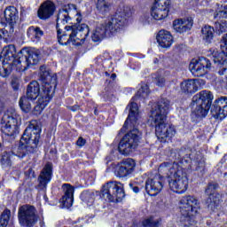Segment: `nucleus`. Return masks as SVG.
<instances>
[{
  "label": "nucleus",
  "mask_w": 227,
  "mask_h": 227,
  "mask_svg": "<svg viewBox=\"0 0 227 227\" xmlns=\"http://www.w3.org/2000/svg\"><path fill=\"white\" fill-rule=\"evenodd\" d=\"M71 20L72 17H70L68 9H61L59 11L56 25L59 43L60 45L72 43V45L79 47L84 43L86 36H88V33H90V28H88V25L83 24L78 27L75 26H66L64 30L61 29V26L68 24Z\"/></svg>",
  "instance_id": "obj_1"
},
{
  "label": "nucleus",
  "mask_w": 227,
  "mask_h": 227,
  "mask_svg": "<svg viewBox=\"0 0 227 227\" xmlns=\"http://www.w3.org/2000/svg\"><path fill=\"white\" fill-rule=\"evenodd\" d=\"M171 103L168 99H160L158 105L152 110L149 123L155 127V134L160 141H170L176 136V128L166 124V116L169 113Z\"/></svg>",
  "instance_id": "obj_2"
},
{
  "label": "nucleus",
  "mask_w": 227,
  "mask_h": 227,
  "mask_svg": "<svg viewBox=\"0 0 227 227\" xmlns=\"http://www.w3.org/2000/svg\"><path fill=\"white\" fill-rule=\"evenodd\" d=\"M128 17H130V8L123 6L118 9L114 18L107 20L93 31L91 39L94 42H100L107 33H115L118 29H121L127 26Z\"/></svg>",
  "instance_id": "obj_3"
},
{
  "label": "nucleus",
  "mask_w": 227,
  "mask_h": 227,
  "mask_svg": "<svg viewBox=\"0 0 227 227\" xmlns=\"http://www.w3.org/2000/svg\"><path fill=\"white\" fill-rule=\"evenodd\" d=\"M200 208V201L198 199L189 195L184 196L179 200V209L182 215L181 223L184 227L196 226L194 215L198 214Z\"/></svg>",
  "instance_id": "obj_4"
},
{
  "label": "nucleus",
  "mask_w": 227,
  "mask_h": 227,
  "mask_svg": "<svg viewBox=\"0 0 227 227\" xmlns=\"http://www.w3.org/2000/svg\"><path fill=\"white\" fill-rule=\"evenodd\" d=\"M58 85V78L56 74H48L44 80L43 84V92L40 94V98H38L37 105L34 107L35 114H41L42 111H43L44 107H47L49 102H51V98H52L54 95V89Z\"/></svg>",
  "instance_id": "obj_5"
},
{
  "label": "nucleus",
  "mask_w": 227,
  "mask_h": 227,
  "mask_svg": "<svg viewBox=\"0 0 227 227\" xmlns=\"http://www.w3.org/2000/svg\"><path fill=\"white\" fill-rule=\"evenodd\" d=\"M40 61V51L33 49H22L13 60L12 65L19 72H24L28 67L38 65Z\"/></svg>",
  "instance_id": "obj_6"
},
{
  "label": "nucleus",
  "mask_w": 227,
  "mask_h": 227,
  "mask_svg": "<svg viewBox=\"0 0 227 227\" xmlns=\"http://www.w3.org/2000/svg\"><path fill=\"white\" fill-rule=\"evenodd\" d=\"M19 121H20V116L17 114V112L14 109L7 110L1 121L3 134L10 137L19 134Z\"/></svg>",
  "instance_id": "obj_7"
},
{
  "label": "nucleus",
  "mask_w": 227,
  "mask_h": 227,
  "mask_svg": "<svg viewBox=\"0 0 227 227\" xmlns=\"http://www.w3.org/2000/svg\"><path fill=\"white\" fill-rule=\"evenodd\" d=\"M101 196L106 201H121L125 198L123 184L117 181L106 183L101 190Z\"/></svg>",
  "instance_id": "obj_8"
},
{
  "label": "nucleus",
  "mask_w": 227,
  "mask_h": 227,
  "mask_svg": "<svg viewBox=\"0 0 227 227\" xmlns=\"http://www.w3.org/2000/svg\"><path fill=\"white\" fill-rule=\"evenodd\" d=\"M141 139V133L137 129H133L119 143V152L122 155H130L137 148Z\"/></svg>",
  "instance_id": "obj_9"
},
{
  "label": "nucleus",
  "mask_w": 227,
  "mask_h": 227,
  "mask_svg": "<svg viewBox=\"0 0 227 227\" xmlns=\"http://www.w3.org/2000/svg\"><path fill=\"white\" fill-rule=\"evenodd\" d=\"M42 129L38 126H35L31 124L28 126L20 139L21 145H27V152H34L35 148L38 146V143L40 142V133Z\"/></svg>",
  "instance_id": "obj_10"
},
{
  "label": "nucleus",
  "mask_w": 227,
  "mask_h": 227,
  "mask_svg": "<svg viewBox=\"0 0 227 227\" xmlns=\"http://www.w3.org/2000/svg\"><path fill=\"white\" fill-rule=\"evenodd\" d=\"M4 18L8 25L0 22V38H4L13 33V26L19 20V11L14 6H9L4 11Z\"/></svg>",
  "instance_id": "obj_11"
},
{
  "label": "nucleus",
  "mask_w": 227,
  "mask_h": 227,
  "mask_svg": "<svg viewBox=\"0 0 227 227\" xmlns=\"http://www.w3.org/2000/svg\"><path fill=\"white\" fill-rule=\"evenodd\" d=\"M169 178L168 185L169 189H171L173 192L184 194V192L187 191V188L189 187V179L187 178V173H185L184 168L175 172V174H173Z\"/></svg>",
  "instance_id": "obj_12"
},
{
  "label": "nucleus",
  "mask_w": 227,
  "mask_h": 227,
  "mask_svg": "<svg viewBox=\"0 0 227 227\" xmlns=\"http://www.w3.org/2000/svg\"><path fill=\"white\" fill-rule=\"evenodd\" d=\"M20 224L26 227H34L38 222L36 209L33 206H22L18 214Z\"/></svg>",
  "instance_id": "obj_13"
},
{
  "label": "nucleus",
  "mask_w": 227,
  "mask_h": 227,
  "mask_svg": "<svg viewBox=\"0 0 227 227\" xmlns=\"http://www.w3.org/2000/svg\"><path fill=\"white\" fill-rule=\"evenodd\" d=\"M212 64L208 59L201 57L198 59H193L190 62L189 70L194 75V77H203L210 72V67Z\"/></svg>",
  "instance_id": "obj_14"
},
{
  "label": "nucleus",
  "mask_w": 227,
  "mask_h": 227,
  "mask_svg": "<svg viewBox=\"0 0 227 227\" xmlns=\"http://www.w3.org/2000/svg\"><path fill=\"white\" fill-rule=\"evenodd\" d=\"M169 3V0H155L151 10V15L154 20H162L168 17Z\"/></svg>",
  "instance_id": "obj_15"
},
{
  "label": "nucleus",
  "mask_w": 227,
  "mask_h": 227,
  "mask_svg": "<svg viewBox=\"0 0 227 227\" xmlns=\"http://www.w3.org/2000/svg\"><path fill=\"white\" fill-rule=\"evenodd\" d=\"M163 182L164 177H162V176L159 174L151 176L145 182V191L147 194L150 196H157L164 187Z\"/></svg>",
  "instance_id": "obj_16"
},
{
  "label": "nucleus",
  "mask_w": 227,
  "mask_h": 227,
  "mask_svg": "<svg viewBox=\"0 0 227 227\" xmlns=\"http://www.w3.org/2000/svg\"><path fill=\"white\" fill-rule=\"evenodd\" d=\"M211 114L216 120H224L227 116V97H220L215 100Z\"/></svg>",
  "instance_id": "obj_17"
},
{
  "label": "nucleus",
  "mask_w": 227,
  "mask_h": 227,
  "mask_svg": "<svg viewBox=\"0 0 227 227\" xmlns=\"http://www.w3.org/2000/svg\"><path fill=\"white\" fill-rule=\"evenodd\" d=\"M135 168L136 161L133 159L128 158L126 160H123L118 165V168L116 170V176H119V178H125L129 175H132Z\"/></svg>",
  "instance_id": "obj_18"
},
{
  "label": "nucleus",
  "mask_w": 227,
  "mask_h": 227,
  "mask_svg": "<svg viewBox=\"0 0 227 227\" xmlns=\"http://www.w3.org/2000/svg\"><path fill=\"white\" fill-rule=\"evenodd\" d=\"M209 57L214 63L222 67V70L218 72L220 75H224V74H227V53H224L223 50L219 51L215 49H212L210 50Z\"/></svg>",
  "instance_id": "obj_19"
},
{
  "label": "nucleus",
  "mask_w": 227,
  "mask_h": 227,
  "mask_svg": "<svg viewBox=\"0 0 227 227\" xmlns=\"http://www.w3.org/2000/svg\"><path fill=\"white\" fill-rule=\"evenodd\" d=\"M129 114L127 120L124 122L123 129H128L129 124L130 127H136L137 125V121L139 120V107L137 103L131 102L128 106Z\"/></svg>",
  "instance_id": "obj_20"
},
{
  "label": "nucleus",
  "mask_w": 227,
  "mask_h": 227,
  "mask_svg": "<svg viewBox=\"0 0 227 227\" xmlns=\"http://www.w3.org/2000/svg\"><path fill=\"white\" fill-rule=\"evenodd\" d=\"M17 49L15 48V45L10 44L5 47H4L1 55H2V63L4 65H12V69L17 70V67L13 66V61L17 59Z\"/></svg>",
  "instance_id": "obj_21"
},
{
  "label": "nucleus",
  "mask_w": 227,
  "mask_h": 227,
  "mask_svg": "<svg viewBox=\"0 0 227 227\" xmlns=\"http://www.w3.org/2000/svg\"><path fill=\"white\" fill-rule=\"evenodd\" d=\"M214 95L210 90H202L192 98L193 106H206L211 107Z\"/></svg>",
  "instance_id": "obj_22"
},
{
  "label": "nucleus",
  "mask_w": 227,
  "mask_h": 227,
  "mask_svg": "<svg viewBox=\"0 0 227 227\" xmlns=\"http://www.w3.org/2000/svg\"><path fill=\"white\" fill-rule=\"evenodd\" d=\"M178 163L173 161H166L160 165L158 168L159 175H165V176H168V178L172 177L175 173H177L179 169H181Z\"/></svg>",
  "instance_id": "obj_23"
},
{
  "label": "nucleus",
  "mask_w": 227,
  "mask_h": 227,
  "mask_svg": "<svg viewBox=\"0 0 227 227\" xmlns=\"http://www.w3.org/2000/svg\"><path fill=\"white\" fill-rule=\"evenodd\" d=\"M54 12H56L54 3L46 1L39 7L37 15L42 20H47V19H51L54 15Z\"/></svg>",
  "instance_id": "obj_24"
},
{
  "label": "nucleus",
  "mask_w": 227,
  "mask_h": 227,
  "mask_svg": "<svg viewBox=\"0 0 227 227\" xmlns=\"http://www.w3.org/2000/svg\"><path fill=\"white\" fill-rule=\"evenodd\" d=\"M64 196L61 199L63 208H70L74 205V188L68 184L62 185Z\"/></svg>",
  "instance_id": "obj_25"
},
{
  "label": "nucleus",
  "mask_w": 227,
  "mask_h": 227,
  "mask_svg": "<svg viewBox=\"0 0 227 227\" xmlns=\"http://www.w3.org/2000/svg\"><path fill=\"white\" fill-rule=\"evenodd\" d=\"M51 178H52V164L47 163L38 178L40 189H46Z\"/></svg>",
  "instance_id": "obj_26"
},
{
  "label": "nucleus",
  "mask_w": 227,
  "mask_h": 227,
  "mask_svg": "<svg viewBox=\"0 0 227 227\" xmlns=\"http://www.w3.org/2000/svg\"><path fill=\"white\" fill-rule=\"evenodd\" d=\"M192 19H178L174 20L173 28L176 33H187V31H191L192 28Z\"/></svg>",
  "instance_id": "obj_27"
},
{
  "label": "nucleus",
  "mask_w": 227,
  "mask_h": 227,
  "mask_svg": "<svg viewBox=\"0 0 227 227\" xmlns=\"http://www.w3.org/2000/svg\"><path fill=\"white\" fill-rule=\"evenodd\" d=\"M156 40L162 49H169L173 45V35L168 30H160L157 36Z\"/></svg>",
  "instance_id": "obj_28"
},
{
  "label": "nucleus",
  "mask_w": 227,
  "mask_h": 227,
  "mask_svg": "<svg viewBox=\"0 0 227 227\" xmlns=\"http://www.w3.org/2000/svg\"><path fill=\"white\" fill-rule=\"evenodd\" d=\"M203 82V80L200 79H189L181 82V90L184 93H196L200 84Z\"/></svg>",
  "instance_id": "obj_29"
},
{
  "label": "nucleus",
  "mask_w": 227,
  "mask_h": 227,
  "mask_svg": "<svg viewBox=\"0 0 227 227\" xmlns=\"http://www.w3.org/2000/svg\"><path fill=\"white\" fill-rule=\"evenodd\" d=\"M43 93V90L40 92V83L36 81L31 82L27 89V97L29 100H36V98H40V95Z\"/></svg>",
  "instance_id": "obj_30"
},
{
  "label": "nucleus",
  "mask_w": 227,
  "mask_h": 227,
  "mask_svg": "<svg viewBox=\"0 0 227 227\" xmlns=\"http://www.w3.org/2000/svg\"><path fill=\"white\" fill-rule=\"evenodd\" d=\"M215 29L214 27H210V26H205L202 27L201 29V38L203 40V42L205 43H207V45H208V43H212V40H214V33H215Z\"/></svg>",
  "instance_id": "obj_31"
},
{
  "label": "nucleus",
  "mask_w": 227,
  "mask_h": 227,
  "mask_svg": "<svg viewBox=\"0 0 227 227\" xmlns=\"http://www.w3.org/2000/svg\"><path fill=\"white\" fill-rule=\"evenodd\" d=\"M27 35L30 40H40L43 35V30L39 27L31 26L28 27Z\"/></svg>",
  "instance_id": "obj_32"
},
{
  "label": "nucleus",
  "mask_w": 227,
  "mask_h": 227,
  "mask_svg": "<svg viewBox=\"0 0 227 227\" xmlns=\"http://www.w3.org/2000/svg\"><path fill=\"white\" fill-rule=\"evenodd\" d=\"M208 111H210L209 106H206L204 105H196L193 114H195L197 118H205V116L208 114Z\"/></svg>",
  "instance_id": "obj_33"
},
{
  "label": "nucleus",
  "mask_w": 227,
  "mask_h": 227,
  "mask_svg": "<svg viewBox=\"0 0 227 227\" xmlns=\"http://www.w3.org/2000/svg\"><path fill=\"white\" fill-rule=\"evenodd\" d=\"M148 95H150V89L148 88V84L141 83L136 97L143 100L145 98H148Z\"/></svg>",
  "instance_id": "obj_34"
},
{
  "label": "nucleus",
  "mask_w": 227,
  "mask_h": 227,
  "mask_svg": "<svg viewBox=\"0 0 227 227\" xmlns=\"http://www.w3.org/2000/svg\"><path fill=\"white\" fill-rule=\"evenodd\" d=\"M81 200L83 203H86L89 207H91L95 201V195L90 192H83L81 194Z\"/></svg>",
  "instance_id": "obj_35"
},
{
  "label": "nucleus",
  "mask_w": 227,
  "mask_h": 227,
  "mask_svg": "<svg viewBox=\"0 0 227 227\" xmlns=\"http://www.w3.org/2000/svg\"><path fill=\"white\" fill-rule=\"evenodd\" d=\"M97 8L101 13H106V12H109V8H111V1L98 0Z\"/></svg>",
  "instance_id": "obj_36"
},
{
  "label": "nucleus",
  "mask_w": 227,
  "mask_h": 227,
  "mask_svg": "<svg viewBox=\"0 0 227 227\" xmlns=\"http://www.w3.org/2000/svg\"><path fill=\"white\" fill-rule=\"evenodd\" d=\"M29 100L31 99H29L27 96H24L20 99V107L24 113H29V111H31V102H29Z\"/></svg>",
  "instance_id": "obj_37"
},
{
  "label": "nucleus",
  "mask_w": 227,
  "mask_h": 227,
  "mask_svg": "<svg viewBox=\"0 0 227 227\" xmlns=\"http://www.w3.org/2000/svg\"><path fill=\"white\" fill-rule=\"evenodd\" d=\"M11 214H12V212L9 209L4 210V212L0 215V227L8 226Z\"/></svg>",
  "instance_id": "obj_38"
},
{
  "label": "nucleus",
  "mask_w": 227,
  "mask_h": 227,
  "mask_svg": "<svg viewBox=\"0 0 227 227\" xmlns=\"http://www.w3.org/2000/svg\"><path fill=\"white\" fill-rule=\"evenodd\" d=\"M1 165L4 168H10L12 166V159L9 153H4L0 160Z\"/></svg>",
  "instance_id": "obj_39"
},
{
  "label": "nucleus",
  "mask_w": 227,
  "mask_h": 227,
  "mask_svg": "<svg viewBox=\"0 0 227 227\" xmlns=\"http://www.w3.org/2000/svg\"><path fill=\"white\" fill-rule=\"evenodd\" d=\"M215 27L219 34L225 33L227 31V21L224 20L217 21L215 23Z\"/></svg>",
  "instance_id": "obj_40"
},
{
  "label": "nucleus",
  "mask_w": 227,
  "mask_h": 227,
  "mask_svg": "<svg viewBox=\"0 0 227 227\" xmlns=\"http://www.w3.org/2000/svg\"><path fill=\"white\" fill-rule=\"evenodd\" d=\"M143 224L145 227H159L160 222L159 219H155L153 216H151L145 219L143 222Z\"/></svg>",
  "instance_id": "obj_41"
},
{
  "label": "nucleus",
  "mask_w": 227,
  "mask_h": 227,
  "mask_svg": "<svg viewBox=\"0 0 227 227\" xmlns=\"http://www.w3.org/2000/svg\"><path fill=\"white\" fill-rule=\"evenodd\" d=\"M12 64H4L3 63V68L0 69V75L1 77H8L10 74H12Z\"/></svg>",
  "instance_id": "obj_42"
},
{
  "label": "nucleus",
  "mask_w": 227,
  "mask_h": 227,
  "mask_svg": "<svg viewBox=\"0 0 227 227\" xmlns=\"http://www.w3.org/2000/svg\"><path fill=\"white\" fill-rule=\"evenodd\" d=\"M217 9H216V15H215V17H223L224 19L227 18V7L226 6H223L219 4H216Z\"/></svg>",
  "instance_id": "obj_43"
},
{
  "label": "nucleus",
  "mask_w": 227,
  "mask_h": 227,
  "mask_svg": "<svg viewBox=\"0 0 227 227\" xmlns=\"http://www.w3.org/2000/svg\"><path fill=\"white\" fill-rule=\"evenodd\" d=\"M215 189H217V184H209L207 185V188L206 189V194H208L210 197L209 199L212 200V198H214L213 194H214V191H215Z\"/></svg>",
  "instance_id": "obj_44"
},
{
  "label": "nucleus",
  "mask_w": 227,
  "mask_h": 227,
  "mask_svg": "<svg viewBox=\"0 0 227 227\" xmlns=\"http://www.w3.org/2000/svg\"><path fill=\"white\" fill-rule=\"evenodd\" d=\"M11 86L14 91H18L19 88H20V79L13 77L11 82Z\"/></svg>",
  "instance_id": "obj_45"
},
{
  "label": "nucleus",
  "mask_w": 227,
  "mask_h": 227,
  "mask_svg": "<svg viewBox=\"0 0 227 227\" xmlns=\"http://www.w3.org/2000/svg\"><path fill=\"white\" fill-rule=\"evenodd\" d=\"M155 83L157 86H160V88H162V86H164V84H166V78H164V76H162L161 74H158L155 78H154Z\"/></svg>",
  "instance_id": "obj_46"
},
{
  "label": "nucleus",
  "mask_w": 227,
  "mask_h": 227,
  "mask_svg": "<svg viewBox=\"0 0 227 227\" xmlns=\"http://www.w3.org/2000/svg\"><path fill=\"white\" fill-rule=\"evenodd\" d=\"M220 49L223 51V52L227 54V33L223 36L221 40Z\"/></svg>",
  "instance_id": "obj_47"
},
{
  "label": "nucleus",
  "mask_w": 227,
  "mask_h": 227,
  "mask_svg": "<svg viewBox=\"0 0 227 227\" xmlns=\"http://www.w3.org/2000/svg\"><path fill=\"white\" fill-rule=\"evenodd\" d=\"M76 145L80 148H82V146H84V145H86V139L82 138V137H80L78 138V140L76 141Z\"/></svg>",
  "instance_id": "obj_48"
},
{
  "label": "nucleus",
  "mask_w": 227,
  "mask_h": 227,
  "mask_svg": "<svg viewBox=\"0 0 227 227\" xmlns=\"http://www.w3.org/2000/svg\"><path fill=\"white\" fill-rule=\"evenodd\" d=\"M148 20H150V17L148 16V14L140 17V21H142L143 24H146Z\"/></svg>",
  "instance_id": "obj_49"
},
{
  "label": "nucleus",
  "mask_w": 227,
  "mask_h": 227,
  "mask_svg": "<svg viewBox=\"0 0 227 227\" xmlns=\"http://www.w3.org/2000/svg\"><path fill=\"white\" fill-rule=\"evenodd\" d=\"M133 192H135L136 194H137V192H139V188L137 186H132V184H129Z\"/></svg>",
  "instance_id": "obj_50"
},
{
  "label": "nucleus",
  "mask_w": 227,
  "mask_h": 227,
  "mask_svg": "<svg viewBox=\"0 0 227 227\" xmlns=\"http://www.w3.org/2000/svg\"><path fill=\"white\" fill-rule=\"evenodd\" d=\"M28 172H29V173H28V176H35V171H33V168H29V169H28Z\"/></svg>",
  "instance_id": "obj_51"
},
{
  "label": "nucleus",
  "mask_w": 227,
  "mask_h": 227,
  "mask_svg": "<svg viewBox=\"0 0 227 227\" xmlns=\"http://www.w3.org/2000/svg\"><path fill=\"white\" fill-rule=\"evenodd\" d=\"M76 15H77L76 21L81 22V20H82V18L79 15V12H76Z\"/></svg>",
  "instance_id": "obj_52"
},
{
  "label": "nucleus",
  "mask_w": 227,
  "mask_h": 227,
  "mask_svg": "<svg viewBox=\"0 0 227 227\" xmlns=\"http://www.w3.org/2000/svg\"><path fill=\"white\" fill-rule=\"evenodd\" d=\"M4 107V105L0 101V114L3 113V109Z\"/></svg>",
  "instance_id": "obj_53"
},
{
  "label": "nucleus",
  "mask_w": 227,
  "mask_h": 227,
  "mask_svg": "<svg viewBox=\"0 0 227 227\" xmlns=\"http://www.w3.org/2000/svg\"><path fill=\"white\" fill-rule=\"evenodd\" d=\"M115 77H116L115 74H112V79H114Z\"/></svg>",
  "instance_id": "obj_54"
},
{
  "label": "nucleus",
  "mask_w": 227,
  "mask_h": 227,
  "mask_svg": "<svg viewBox=\"0 0 227 227\" xmlns=\"http://www.w3.org/2000/svg\"><path fill=\"white\" fill-rule=\"evenodd\" d=\"M223 178H227V173L223 174Z\"/></svg>",
  "instance_id": "obj_55"
},
{
  "label": "nucleus",
  "mask_w": 227,
  "mask_h": 227,
  "mask_svg": "<svg viewBox=\"0 0 227 227\" xmlns=\"http://www.w3.org/2000/svg\"><path fill=\"white\" fill-rule=\"evenodd\" d=\"M154 63H159V59H155Z\"/></svg>",
  "instance_id": "obj_56"
},
{
  "label": "nucleus",
  "mask_w": 227,
  "mask_h": 227,
  "mask_svg": "<svg viewBox=\"0 0 227 227\" xmlns=\"http://www.w3.org/2000/svg\"><path fill=\"white\" fill-rule=\"evenodd\" d=\"M79 109V106H76L75 109H73V111H77Z\"/></svg>",
  "instance_id": "obj_57"
},
{
  "label": "nucleus",
  "mask_w": 227,
  "mask_h": 227,
  "mask_svg": "<svg viewBox=\"0 0 227 227\" xmlns=\"http://www.w3.org/2000/svg\"><path fill=\"white\" fill-rule=\"evenodd\" d=\"M3 150V145L0 143V151Z\"/></svg>",
  "instance_id": "obj_58"
},
{
  "label": "nucleus",
  "mask_w": 227,
  "mask_h": 227,
  "mask_svg": "<svg viewBox=\"0 0 227 227\" xmlns=\"http://www.w3.org/2000/svg\"><path fill=\"white\" fill-rule=\"evenodd\" d=\"M1 59H3V56L2 55H0V61H1Z\"/></svg>",
  "instance_id": "obj_59"
}]
</instances>
